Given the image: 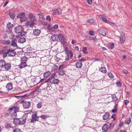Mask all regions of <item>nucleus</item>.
I'll return each mask as SVG.
<instances>
[{"mask_svg":"<svg viewBox=\"0 0 132 132\" xmlns=\"http://www.w3.org/2000/svg\"><path fill=\"white\" fill-rule=\"evenodd\" d=\"M15 31L17 34L16 36V37H20L23 36L24 35L25 33L23 31V29L21 26H18L16 27L15 29Z\"/></svg>","mask_w":132,"mask_h":132,"instance_id":"1","label":"nucleus"},{"mask_svg":"<svg viewBox=\"0 0 132 132\" xmlns=\"http://www.w3.org/2000/svg\"><path fill=\"white\" fill-rule=\"evenodd\" d=\"M0 67L3 68L5 70H8L11 68V64L8 63H6L4 60H0Z\"/></svg>","mask_w":132,"mask_h":132,"instance_id":"2","label":"nucleus"},{"mask_svg":"<svg viewBox=\"0 0 132 132\" xmlns=\"http://www.w3.org/2000/svg\"><path fill=\"white\" fill-rule=\"evenodd\" d=\"M8 55L10 56H14L16 54L15 50L12 48H10L6 50Z\"/></svg>","mask_w":132,"mask_h":132,"instance_id":"3","label":"nucleus"},{"mask_svg":"<svg viewBox=\"0 0 132 132\" xmlns=\"http://www.w3.org/2000/svg\"><path fill=\"white\" fill-rule=\"evenodd\" d=\"M24 13H21L18 14L17 16V17L18 18H20L21 21L23 22L26 20V18L24 17Z\"/></svg>","mask_w":132,"mask_h":132,"instance_id":"4","label":"nucleus"},{"mask_svg":"<svg viewBox=\"0 0 132 132\" xmlns=\"http://www.w3.org/2000/svg\"><path fill=\"white\" fill-rule=\"evenodd\" d=\"M57 36L61 42L62 43H64L65 42V38L61 34H59Z\"/></svg>","mask_w":132,"mask_h":132,"instance_id":"5","label":"nucleus"},{"mask_svg":"<svg viewBox=\"0 0 132 132\" xmlns=\"http://www.w3.org/2000/svg\"><path fill=\"white\" fill-rule=\"evenodd\" d=\"M20 119L19 118H15L14 119L13 123L15 124V125H16L18 124L19 125H23L24 124V122H20Z\"/></svg>","mask_w":132,"mask_h":132,"instance_id":"6","label":"nucleus"},{"mask_svg":"<svg viewBox=\"0 0 132 132\" xmlns=\"http://www.w3.org/2000/svg\"><path fill=\"white\" fill-rule=\"evenodd\" d=\"M30 106V103L29 102L25 101L23 105V108L24 109H28Z\"/></svg>","mask_w":132,"mask_h":132,"instance_id":"7","label":"nucleus"},{"mask_svg":"<svg viewBox=\"0 0 132 132\" xmlns=\"http://www.w3.org/2000/svg\"><path fill=\"white\" fill-rule=\"evenodd\" d=\"M25 26L30 28L33 27V21H28L26 22L25 23Z\"/></svg>","mask_w":132,"mask_h":132,"instance_id":"8","label":"nucleus"},{"mask_svg":"<svg viewBox=\"0 0 132 132\" xmlns=\"http://www.w3.org/2000/svg\"><path fill=\"white\" fill-rule=\"evenodd\" d=\"M28 114L27 113L24 114L23 116L22 117V118L21 119V120H20V122H24V124L26 122V118L27 117Z\"/></svg>","mask_w":132,"mask_h":132,"instance_id":"9","label":"nucleus"},{"mask_svg":"<svg viewBox=\"0 0 132 132\" xmlns=\"http://www.w3.org/2000/svg\"><path fill=\"white\" fill-rule=\"evenodd\" d=\"M17 40L15 38H13L11 43V45L14 47H17L18 46L16 44Z\"/></svg>","mask_w":132,"mask_h":132,"instance_id":"10","label":"nucleus"},{"mask_svg":"<svg viewBox=\"0 0 132 132\" xmlns=\"http://www.w3.org/2000/svg\"><path fill=\"white\" fill-rule=\"evenodd\" d=\"M61 12V10L60 9H58L56 10H55L53 11V12L52 13V14L55 15L56 14H59Z\"/></svg>","mask_w":132,"mask_h":132,"instance_id":"11","label":"nucleus"},{"mask_svg":"<svg viewBox=\"0 0 132 132\" xmlns=\"http://www.w3.org/2000/svg\"><path fill=\"white\" fill-rule=\"evenodd\" d=\"M6 87L7 89L8 90H11L13 88L12 85L11 83H9L6 85Z\"/></svg>","mask_w":132,"mask_h":132,"instance_id":"12","label":"nucleus"},{"mask_svg":"<svg viewBox=\"0 0 132 132\" xmlns=\"http://www.w3.org/2000/svg\"><path fill=\"white\" fill-rule=\"evenodd\" d=\"M82 66V63L81 61H79L76 62V66L77 68H81Z\"/></svg>","mask_w":132,"mask_h":132,"instance_id":"13","label":"nucleus"},{"mask_svg":"<svg viewBox=\"0 0 132 132\" xmlns=\"http://www.w3.org/2000/svg\"><path fill=\"white\" fill-rule=\"evenodd\" d=\"M29 95L28 94H27L22 96H15V97L17 98L18 99L20 100L27 97Z\"/></svg>","mask_w":132,"mask_h":132,"instance_id":"14","label":"nucleus"},{"mask_svg":"<svg viewBox=\"0 0 132 132\" xmlns=\"http://www.w3.org/2000/svg\"><path fill=\"white\" fill-rule=\"evenodd\" d=\"M40 31L38 29L34 30V35L36 36H38L40 34Z\"/></svg>","mask_w":132,"mask_h":132,"instance_id":"15","label":"nucleus"},{"mask_svg":"<svg viewBox=\"0 0 132 132\" xmlns=\"http://www.w3.org/2000/svg\"><path fill=\"white\" fill-rule=\"evenodd\" d=\"M109 114L108 112L105 113L103 116V119L104 120H106L109 118Z\"/></svg>","mask_w":132,"mask_h":132,"instance_id":"16","label":"nucleus"},{"mask_svg":"<svg viewBox=\"0 0 132 132\" xmlns=\"http://www.w3.org/2000/svg\"><path fill=\"white\" fill-rule=\"evenodd\" d=\"M1 43L2 44L5 45H9L10 43V42L9 40H2Z\"/></svg>","mask_w":132,"mask_h":132,"instance_id":"17","label":"nucleus"},{"mask_svg":"<svg viewBox=\"0 0 132 132\" xmlns=\"http://www.w3.org/2000/svg\"><path fill=\"white\" fill-rule=\"evenodd\" d=\"M19 68L21 69L27 66V65L26 63L24 62H21V63L19 65Z\"/></svg>","mask_w":132,"mask_h":132,"instance_id":"18","label":"nucleus"},{"mask_svg":"<svg viewBox=\"0 0 132 132\" xmlns=\"http://www.w3.org/2000/svg\"><path fill=\"white\" fill-rule=\"evenodd\" d=\"M59 82V80L57 79L53 78L52 80V83L54 84H57Z\"/></svg>","mask_w":132,"mask_h":132,"instance_id":"19","label":"nucleus"},{"mask_svg":"<svg viewBox=\"0 0 132 132\" xmlns=\"http://www.w3.org/2000/svg\"><path fill=\"white\" fill-rule=\"evenodd\" d=\"M108 126L107 124H104L102 127V129L104 131H106L108 129Z\"/></svg>","mask_w":132,"mask_h":132,"instance_id":"20","label":"nucleus"},{"mask_svg":"<svg viewBox=\"0 0 132 132\" xmlns=\"http://www.w3.org/2000/svg\"><path fill=\"white\" fill-rule=\"evenodd\" d=\"M26 41V39L22 37L19 39L18 41V42L19 43H22L24 42H25Z\"/></svg>","mask_w":132,"mask_h":132,"instance_id":"21","label":"nucleus"},{"mask_svg":"<svg viewBox=\"0 0 132 132\" xmlns=\"http://www.w3.org/2000/svg\"><path fill=\"white\" fill-rule=\"evenodd\" d=\"M28 58L25 56H23L21 58V62H24L25 63H26Z\"/></svg>","mask_w":132,"mask_h":132,"instance_id":"22","label":"nucleus"},{"mask_svg":"<svg viewBox=\"0 0 132 132\" xmlns=\"http://www.w3.org/2000/svg\"><path fill=\"white\" fill-rule=\"evenodd\" d=\"M98 32L100 35H101L103 36H105L106 35V33L105 31L104 30H102L100 29H99L98 30Z\"/></svg>","mask_w":132,"mask_h":132,"instance_id":"23","label":"nucleus"},{"mask_svg":"<svg viewBox=\"0 0 132 132\" xmlns=\"http://www.w3.org/2000/svg\"><path fill=\"white\" fill-rule=\"evenodd\" d=\"M57 36L55 35H52L51 37V40L53 41L57 40L58 39Z\"/></svg>","mask_w":132,"mask_h":132,"instance_id":"24","label":"nucleus"},{"mask_svg":"<svg viewBox=\"0 0 132 132\" xmlns=\"http://www.w3.org/2000/svg\"><path fill=\"white\" fill-rule=\"evenodd\" d=\"M114 46V44L113 43H109L108 45V47L109 49H112Z\"/></svg>","mask_w":132,"mask_h":132,"instance_id":"25","label":"nucleus"},{"mask_svg":"<svg viewBox=\"0 0 132 132\" xmlns=\"http://www.w3.org/2000/svg\"><path fill=\"white\" fill-rule=\"evenodd\" d=\"M131 122V119L130 118H127L125 120V122L126 124L129 125Z\"/></svg>","mask_w":132,"mask_h":132,"instance_id":"26","label":"nucleus"},{"mask_svg":"<svg viewBox=\"0 0 132 132\" xmlns=\"http://www.w3.org/2000/svg\"><path fill=\"white\" fill-rule=\"evenodd\" d=\"M99 71L103 73H105L106 72V70L104 67H102L99 69Z\"/></svg>","mask_w":132,"mask_h":132,"instance_id":"27","label":"nucleus"},{"mask_svg":"<svg viewBox=\"0 0 132 132\" xmlns=\"http://www.w3.org/2000/svg\"><path fill=\"white\" fill-rule=\"evenodd\" d=\"M50 74L51 73L49 71H47L45 72L44 73V78H47L50 75Z\"/></svg>","mask_w":132,"mask_h":132,"instance_id":"28","label":"nucleus"},{"mask_svg":"<svg viewBox=\"0 0 132 132\" xmlns=\"http://www.w3.org/2000/svg\"><path fill=\"white\" fill-rule=\"evenodd\" d=\"M120 42L122 43H123L125 41V36H121L120 38Z\"/></svg>","mask_w":132,"mask_h":132,"instance_id":"29","label":"nucleus"},{"mask_svg":"<svg viewBox=\"0 0 132 132\" xmlns=\"http://www.w3.org/2000/svg\"><path fill=\"white\" fill-rule=\"evenodd\" d=\"M38 15L39 16V20L40 21L43 20L44 19V15L43 13L39 14Z\"/></svg>","mask_w":132,"mask_h":132,"instance_id":"30","label":"nucleus"},{"mask_svg":"<svg viewBox=\"0 0 132 132\" xmlns=\"http://www.w3.org/2000/svg\"><path fill=\"white\" fill-rule=\"evenodd\" d=\"M118 105L116 104L115 106H114V108L113 110H112V112L113 113H115L117 111V110L118 108Z\"/></svg>","mask_w":132,"mask_h":132,"instance_id":"31","label":"nucleus"},{"mask_svg":"<svg viewBox=\"0 0 132 132\" xmlns=\"http://www.w3.org/2000/svg\"><path fill=\"white\" fill-rule=\"evenodd\" d=\"M9 15L10 17L12 19H13L15 16V15L13 12H10L9 13Z\"/></svg>","mask_w":132,"mask_h":132,"instance_id":"32","label":"nucleus"},{"mask_svg":"<svg viewBox=\"0 0 132 132\" xmlns=\"http://www.w3.org/2000/svg\"><path fill=\"white\" fill-rule=\"evenodd\" d=\"M52 67V69L51 71L52 72L55 71L58 68L57 67L56 65H53Z\"/></svg>","mask_w":132,"mask_h":132,"instance_id":"33","label":"nucleus"},{"mask_svg":"<svg viewBox=\"0 0 132 132\" xmlns=\"http://www.w3.org/2000/svg\"><path fill=\"white\" fill-rule=\"evenodd\" d=\"M17 116V114L16 112H14L13 113H12L11 114V116L12 117V119H15L16 117Z\"/></svg>","mask_w":132,"mask_h":132,"instance_id":"34","label":"nucleus"},{"mask_svg":"<svg viewBox=\"0 0 132 132\" xmlns=\"http://www.w3.org/2000/svg\"><path fill=\"white\" fill-rule=\"evenodd\" d=\"M65 71L63 70H60L58 73V74L59 75L61 76L65 74Z\"/></svg>","mask_w":132,"mask_h":132,"instance_id":"35","label":"nucleus"},{"mask_svg":"<svg viewBox=\"0 0 132 132\" xmlns=\"http://www.w3.org/2000/svg\"><path fill=\"white\" fill-rule=\"evenodd\" d=\"M13 25L10 23H9L7 24V27L11 30V29L13 27Z\"/></svg>","mask_w":132,"mask_h":132,"instance_id":"36","label":"nucleus"},{"mask_svg":"<svg viewBox=\"0 0 132 132\" xmlns=\"http://www.w3.org/2000/svg\"><path fill=\"white\" fill-rule=\"evenodd\" d=\"M95 21L94 19H89L87 21V22L88 23H93L95 22Z\"/></svg>","mask_w":132,"mask_h":132,"instance_id":"37","label":"nucleus"},{"mask_svg":"<svg viewBox=\"0 0 132 132\" xmlns=\"http://www.w3.org/2000/svg\"><path fill=\"white\" fill-rule=\"evenodd\" d=\"M16 108V107L15 106H14L12 108H9L8 110H7V112H9V113L10 112L12 111L13 110H15Z\"/></svg>","mask_w":132,"mask_h":132,"instance_id":"38","label":"nucleus"},{"mask_svg":"<svg viewBox=\"0 0 132 132\" xmlns=\"http://www.w3.org/2000/svg\"><path fill=\"white\" fill-rule=\"evenodd\" d=\"M116 84L118 87H121V84L119 80L117 81L116 82Z\"/></svg>","mask_w":132,"mask_h":132,"instance_id":"39","label":"nucleus"},{"mask_svg":"<svg viewBox=\"0 0 132 132\" xmlns=\"http://www.w3.org/2000/svg\"><path fill=\"white\" fill-rule=\"evenodd\" d=\"M112 100L113 101H116L117 99V98L115 95H113L112 96Z\"/></svg>","mask_w":132,"mask_h":132,"instance_id":"40","label":"nucleus"},{"mask_svg":"<svg viewBox=\"0 0 132 132\" xmlns=\"http://www.w3.org/2000/svg\"><path fill=\"white\" fill-rule=\"evenodd\" d=\"M13 132H21L20 129L18 128H16L13 130Z\"/></svg>","mask_w":132,"mask_h":132,"instance_id":"41","label":"nucleus"},{"mask_svg":"<svg viewBox=\"0 0 132 132\" xmlns=\"http://www.w3.org/2000/svg\"><path fill=\"white\" fill-rule=\"evenodd\" d=\"M82 51L83 53L84 54H86L87 53V52L86 47H83L82 48Z\"/></svg>","mask_w":132,"mask_h":132,"instance_id":"42","label":"nucleus"},{"mask_svg":"<svg viewBox=\"0 0 132 132\" xmlns=\"http://www.w3.org/2000/svg\"><path fill=\"white\" fill-rule=\"evenodd\" d=\"M5 127L6 128H12L11 125L9 123H7L5 126Z\"/></svg>","mask_w":132,"mask_h":132,"instance_id":"43","label":"nucleus"},{"mask_svg":"<svg viewBox=\"0 0 132 132\" xmlns=\"http://www.w3.org/2000/svg\"><path fill=\"white\" fill-rule=\"evenodd\" d=\"M108 75L110 78H113V74H112L111 72L108 73Z\"/></svg>","mask_w":132,"mask_h":132,"instance_id":"44","label":"nucleus"},{"mask_svg":"<svg viewBox=\"0 0 132 132\" xmlns=\"http://www.w3.org/2000/svg\"><path fill=\"white\" fill-rule=\"evenodd\" d=\"M68 54L69 55V56H70V58H71L73 56V53L71 51H69Z\"/></svg>","mask_w":132,"mask_h":132,"instance_id":"45","label":"nucleus"},{"mask_svg":"<svg viewBox=\"0 0 132 132\" xmlns=\"http://www.w3.org/2000/svg\"><path fill=\"white\" fill-rule=\"evenodd\" d=\"M56 74L54 73L49 78V80H51L52 79H53V78H54Z\"/></svg>","mask_w":132,"mask_h":132,"instance_id":"46","label":"nucleus"},{"mask_svg":"<svg viewBox=\"0 0 132 132\" xmlns=\"http://www.w3.org/2000/svg\"><path fill=\"white\" fill-rule=\"evenodd\" d=\"M42 106V103L41 102L39 103L37 105V107L38 108H40Z\"/></svg>","mask_w":132,"mask_h":132,"instance_id":"47","label":"nucleus"},{"mask_svg":"<svg viewBox=\"0 0 132 132\" xmlns=\"http://www.w3.org/2000/svg\"><path fill=\"white\" fill-rule=\"evenodd\" d=\"M47 28L48 30L50 31H52L53 30V27H51V26L50 25H48L47 26Z\"/></svg>","mask_w":132,"mask_h":132,"instance_id":"48","label":"nucleus"},{"mask_svg":"<svg viewBox=\"0 0 132 132\" xmlns=\"http://www.w3.org/2000/svg\"><path fill=\"white\" fill-rule=\"evenodd\" d=\"M28 18L31 20H32L33 18V15L32 14H29L28 16Z\"/></svg>","mask_w":132,"mask_h":132,"instance_id":"49","label":"nucleus"},{"mask_svg":"<svg viewBox=\"0 0 132 132\" xmlns=\"http://www.w3.org/2000/svg\"><path fill=\"white\" fill-rule=\"evenodd\" d=\"M66 53L67 54V56L65 59V60L66 61H68L69 60V58H70V56H69V55L68 53L66 52Z\"/></svg>","mask_w":132,"mask_h":132,"instance_id":"50","label":"nucleus"},{"mask_svg":"<svg viewBox=\"0 0 132 132\" xmlns=\"http://www.w3.org/2000/svg\"><path fill=\"white\" fill-rule=\"evenodd\" d=\"M47 117H48L46 115H43L40 116V117L41 118L44 119H45Z\"/></svg>","mask_w":132,"mask_h":132,"instance_id":"51","label":"nucleus"},{"mask_svg":"<svg viewBox=\"0 0 132 132\" xmlns=\"http://www.w3.org/2000/svg\"><path fill=\"white\" fill-rule=\"evenodd\" d=\"M102 20L105 22L106 23H107V22H108V21L107 20L106 18L104 17L103 18Z\"/></svg>","mask_w":132,"mask_h":132,"instance_id":"52","label":"nucleus"},{"mask_svg":"<svg viewBox=\"0 0 132 132\" xmlns=\"http://www.w3.org/2000/svg\"><path fill=\"white\" fill-rule=\"evenodd\" d=\"M129 101L127 100H125L123 101L124 103L126 105H127V104L129 103Z\"/></svg>","mask_w":132,"mask_h":132,"instance_id":"53","label":"nucleus"},{"mask_svg":"<svg viewBox=\"0 0 132 132\" xmlns=\"http://www.w3.org/2000/svg\"><path fill=\"white\" fill-rule=\"evenodd\" d=\"M39 119V117L37 116H35L34 117V121H38Z\"/></svg>","mask_w":132,"mask_h":132,"instance_id":"54","label":"nucleus"},{"mask_svg":"<svg viewBox=\"0 0 132 132\" xmlns=\"http://www.w3.org/2000/svg\"><path fill=\"white\" fill-rule=\"evenodd\" d=\"M122 72L123 73L126 74H128V72L125 70H122Z\"/></svg>","mask_w":132,"mask_h":132,"instance_id":"55","label":"nucleus"},{"mask_svg":"<svg viewBox=\"0 0 132 132\" xmlns=\"http://www.w3.org/2000/svg\"><path fill=\"white\" fill-rule=\"evenodd\" d=\"M52 83L51 82H48L47 84V86L46 87H50L51 86Z\"/></svg>","mask_w":132,"mask_h":132,"instance_id":"56","label":"nucleus"},{"mask_svg":"<svg viewBox=\"0 0 132 132\" xmlns=\"http://www.w3.org/2000/svg\"><path fill=\"white\" fill-rule=\"evenodd\" d=\"M46 19L47 20H48L50 21H51V18L50 16L49 15H48L47 16Z\"/></svg>","mask_w":132,"mask_h":132,"instance_id":"57","label":"nucleus"},{"mask_svg":"<svg viewBox=\"0 0 132 132\" xmlns=\"http://www.w3.org/2000/svg\"><path fill=\"white\" fill-rule=\"evenodd\" d=\"M58 27V26L57 25L55 24V25L53 27V28L54 29H57Z\"/></svg>","mask_w":132,"mask_h":132,"instance_id":"58","label":"nucleus"},{"mask_svg":"<svg viewBox=\"0 0 132 132\" xmlns=\"http://www.w3.org/2000/svg\"><path fill=\"white\" fill-rule=\"evenodd\" d=\"M7 55H8V53H7V51H6L3 54V57H5L7 56Z\"/></svg>","mask_w":132,"mask_h":132,"instance_id":"59","label":"nucleus"},{"mask_svg":"<svg viewBox=\"0 0 132 132\" xmlns=\"http://www.w3.org/2000/svg\"><path fill=\"white\" fill-rule=\"evenodd\" d=\"M87 2L89 4H91L92 2V0H87Z\"/></svg>","mask_w":132,"mask_h":132,"instance_id":"60","label":"nucleus"},{"mask_svg":"<svg viewBox=\"0 0 132 132\" xmlns=\"http://www.w3.org/2000/svg\"><path fill=\"white\" fill-rule=\"evenodd\" d=\"M89 34L90 35H93L94 34V32L93 31H91L89 32Z\"/></svg>","mask_w":132,"mask_h":132,"instance_id":"61","label":"nucleus"},{"mask_svg":"<svg viewBox=\"0 0 132 132\" xmlns=\"http://www.w3.org/2000/svg\"><path fill=\"white\" fill-rule=\"evenodd\" d=\"M63 66V64L60 65L59 67V68H58L59 69V70H60V69H62V67Z\"/></svg>","mask_w":132,"mask_h":132,"instance_id":"62","label":"nucleus"},{"mask_svg":"<svg viewBox=\"0 0 132 132\" xmlns=\"http://www.w3.org/2000/svg\"><path fill=\"white\" fill-rule=\"evenodd\" d=\"M91 39L93 40L95 42H96V38L95 37H92L91 38Z\"/></svg>","mask_w":132,"mask_h":132,"instance_id":"63","label":"nucleus"},{"mask_svg":"<svg viewBox=\"0 0 132 132\" xmlns=\"http://www.w3.org/2000/svg\"><path fill=\"white\" fill-rule=\"evenodd\" d=\"M124 123L122 121H120V123L119 124V126L120 127H121L122 125Z\"/></svg>","mask_w":132,"mask_h":132,"instance_id":"64","label":"nucleus"}]
</instances>
